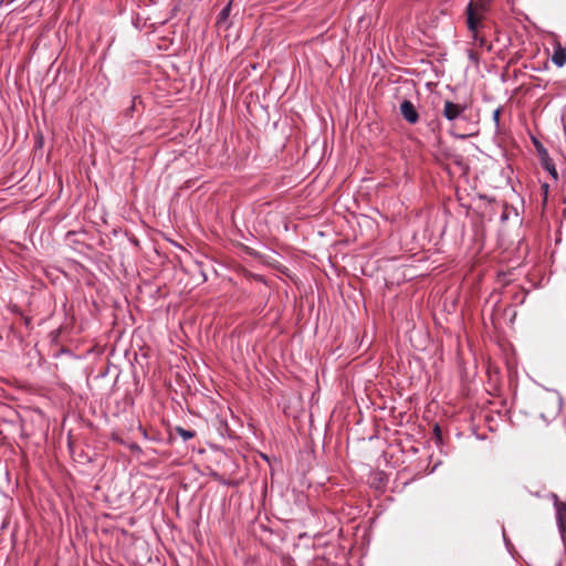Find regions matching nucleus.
<instances>
[{"instance_id":"obj_1","label":"nucleus","mask_w":566,"mask_h":566,"mask_svg":"<svg viewBox=\"0 0 566 566\" xmlns=\"http://www.w3.org/2000/svg\"><path fill=\"white\" fill-rule=\"evenodd\" d=\"M488 12V3L485 0H471L467 7V24L472 38L479 42L480 46L486 45V41L478 35L479 30L483 27V20Z\"/></svg>"},{"instance_id":"obj_2","label":"nucleus","mask_w":566,"mask_h":566,"mask_svg":"<svg viewBox=\"0 0 566 566\" xmlns=\"http://www.w3.org/2000/svg\"><path fill=\"white\" fill-rule=\"evenodd\" d=\"M465 109H467L465 105L446 101L442 114L448 120L453 122V120L460 118Z\"/></svg>"},{"instance_id":"obj_3","label":"nucleus","mask_w":566,"mask_h":566,"mask_svg":"<svg viewBox=\"0 0 566 566\" xmlns=\"http://www.w3.org/2000/svg\"><path fill=\"white\" fill-rule=\"evenodd\" d=\"M400 113L403 118L411 124L417 123L419 118L418 112L410 101H403L400 104Z\"/></svg>"},{"instance_id":"obj_4","label":"nucleus","mask_w":566,"mask_h":566,"mask_svg":"<svg viewBox=\"0 0 566 566\" xmlns=\"http://www.w3.org/2000/svg\"><path fill=\"white\" fill-rule=\"evenodd\" d=\"M552 61L558 67L564 66L566 64V49L559 44L556 45L552 55Z\"/></svg>"},{"instance_id":"obj_5","label":"nucleus","mask_w":566,"mask_h":566,"mask_svg":"<svg viewBox=\"0 0 566 566\" xmlns=\"http://www.w3.org/2000/svg\"><path fill=\"white\" fill-rule=\"evenodd\" d=\"M230 11H231V3H229L228 6H226L221 12L219 13V17H218V21H217V24L218 25H222L223 23L227 22L229 15H230Z\"/></svg>"},{"instance_id":"obj_6","label":"nucleus","mask_w":566,"mask_h":566,"mask_svg":"<svg viewBox=\"0 0 566 566\" xmlns=\"http://www.w3.org/2000/svg\"><path fill=\"white\" fill-rule=\"evenodd\" d=\"M177 432L185 441L195 437L193 431H189L184 428H177Z\"/></svg>"},{"instance_id":"obj_7","label":"nucleus","mask_w":566,"mask_h":566,"mask_svg":"<svg viewBox=\"0 0 566 566\" xmlns=\"http://www.w3.org/2000/svg\"><path fill=\"white\" fill-rule=\"evenodd\" d=\"M500 114H501V112L499 108L493 112V119L496 125L499 124V120H500Z\"/></svg>"},{"instance_id":"obj_8","label":"nucleus","mask_w":566,"mask_h":566,"mask_svg":"<svg viewBox=\"0 0 566 566\" xmlns=\"http://www.w3.org/2000/svg\"><path fill=\"white\" fill-rule=\"evenodd\" d=\"M66 442H67V446L71 447V431H69L66 433Z\"/></svg>"}]
</instances>
